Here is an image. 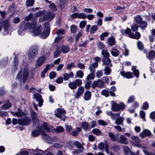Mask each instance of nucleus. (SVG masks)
<instances>
[{"instance_id":"nucleus-1","label":"nucleus","mask_w":155,"mask_h":155,"mask_svg":"<svg viewBox=\"0 0 155 155\" xmlns=\"http://www.w3.org/2000/svg\"><path fill=\"white\" fill-rule=\"evenodd\" d=\"M29 70L26 68L24 69L23 74L21 72H19L17 75L16 79L19 81L22 80L23 82L25 83L29 75Z\"/></svg>"},{"instance_id":"nucleus-2","label":"nucleus","mask_w":155,"mask_h":155,"mask_svg":"<svg viewBox=\"0 0 155 155\" xmlns=\"http://www.w3.org/2000/svg\"><path fill=\"white\" fill-rule=\"evenodd\" d=\"M111 109L114 111H118L120 110H123L125 107V105L123 103H121L120 104L115 103L114 101L111 102Z\"/></svg>"},{"instance_id":"nucleus-3","label":"nucleus","mask_w":155,"mask_h":155,"mask_svg":"<svg viewBox=\"0 0 155 155\" xmlns=\"http://www.w3.org/2000/svg\"><path fill=\"white\" fill-rule=\"evenodd\" d=\"M66 113V111L63 108H58L55 110V116L61 120L64 121L65 120V114Z\"/></svg>"},{"instance_id":"nucleus-4","label":"nucleus","mask_w":155,"mask_h":155,"mask_svg":"<svg viewBox=\"0 0 155 155\" xmlns=\"http://www.w3.org/2000/svg\"><path fill=\"white\" fill-rule=\"evenodd\" d=\"M55 16V14L53 12H51L46 13L45 12L44 16L40 17L39 21L40 22H42L47 20H51Z\"/></svg>"},{"instance_id":"nucleus-5","label":"nucleus","mask_w":155,"mask_h":155,"mask_svg":"<svg viewBox=\"0 0 155 155\" xmlns=\"http://www.w3.org/2000/svg\"><path fill=\"white\" fill-rule=\"evenodd\" d=\"M49 23L48 22H45L44 25V29L43 32L40 35L41 37L43 38H47L49 35L50 33V28H49Z\"/></svg>"},{"instance_id":"nucleus-6","label":"nucleus","mask_w":155,"mask_h":155,"mask_svg":"<svg viewBox=\"0 0 155 155\" xmlns=\"http://www.w3.org/2000/svg\"><path fill=\"white\" fill-rule=\"evenodd\" d=\"M10 20V19L8 18L4 21L0 20V24L3 27L4 31L7 33L10 30L9 22Z\"/></svg>"},{"instance_id":"nucleus-7","label":"nucleus","mask_w":155,"mask_h":155,"mask_svg":"<svg viewBox=\"0 0 155 155\" xmlns=\"http://www.w3.org/2000/svg\"><path fill=\"white\" fill-rule=\"evenodd\" d=\"M82 84V81L81 79H77L73 82H71L68 84V86L71 89H75L77 86H80Z\"/></svg>"},{"instance_id":"nucleus-8","label":"nucleus","mask_w":155,"mask_h":155,"mask_svg":"<svg viewBox=\"0 0 155 155\" xmlns=\"http://www.w3.org/2000/svg\"><path fill=\"white\" fill-rule=\"evenodd\" d=\"M38 48L36 46H33L29 49L28 54V56L30 58H32L36 56L38 51Z\"/></svg>"},{"instance_id":"nucleus-9","label":"nucleus","mask_w":155,"mask_h":155,"mask_svg":"<svg viewBox=\"0 0 155 155\" xmlns=\"http://www.w3.org/2000/svg\"><path fill=\"white\" fill-rule=\"evenodd\" d=\"M31 122L30 118L26 117L23 119H18V124L22 125H28Z\"/></svg>"},{"instance_id":"nucleus-10","label":"nucleus","mask_w":155,"mask_h":155,"mask_svg":"<svg viewBox=\"0 0 155 155\" xmlns=\"http://www.w3.org/2000/svg\"><path fill=\"white\" fill-rule=\"evenodd\" d=\"M72 19H74L77 18L82 19H85L86 18L85 14L84 13H74L71 15Z\"/></svg>"},{"instance_id":"nucleus-11","label":"nucleus","mask_w":155,"mask_h":155,"mask_svg":"<svg viewBox=\"0 0 155 155\" xmlns=\"http://www.w3.org/2000/svg\"><path fill=\"white\" fill-rule=\"evenodd\" d=\"M103 86V82L101 80L98 79L97 81H94L92 82L91 87L94 89L97 87L99 88H101Z\"/></svg>"},{"instance_id":"nucleus-12","label":"nucleus","mask_w":155,"mask_h":155,"mask_svg":"<svg viewBox=\"0 0 155 155\" xmlns=\"http://www.w3.org/2000/svg\"><path fill=\"white\" fill-rule=\"evenodd\" d=\"M46 59L45 56H42L39 57L36 61L35 66L38 68L41 66L45 61Z\"/></svg>"},{"instance_id":"nucleus-13","label":"nucleus","mask_w":155,"mask_h":155,"mask_svg":"<svg viewBox=\"0 0 155 155\" xmlns=\"http://www.w3.org/2000/svg\"><path fill=\"white\" fill-rule=\"evenodd\" d=\"M33 98L35 99L36 101L38 102V105L40 107L42 106L43 101L42 98V96L40 94L38 93L34 94Z\"/></svg>"},{"instance_id":"nucleus-14","label":"nucleus","mask_w":155,"mask_h":155,"mask_svg":"<svg viewBox=\"0 0 155 155\" xmlns=\"http://www.w3.org/2000/svg\"><path fill=\"white\" fill-rule=\"evenodd\" d=\"M84 89L83 87H79L77 91L76 92L74 96L75 97L76 99H78L81 97L84 93Z\"/></svg>"},{"instance_id":"nucleus-15","label":"nucleus","mask_w":155,"mask_h":155,"mask_svg":"<svg viewBox=\"0 0 155 155\" xmlns=\"http://www.w3.org/2000/svg\"><path fill=\"white\" fill-rule=\"evenodd\" d=\"M151 133L149 130L146 129L143 130L140 134V136L143 138L149 137L151 135Z\"/></svg>"},{"instance_id":"nucleus-16","label":"nucleus","mask_w":155,"mask_h":155,"mask_svg":"<svg viewBox=\"0 0 155 155\" xmlns=\"http://www.w3.org/2000/svg\"><path fill=\"white\" fill-rule=\"evenodd\" d=\"M42 128L45 130L47 132H50L53 131V127L48 125L47 123L45 122L43 123L41 126ZM41 129V128H40Z\"/></svg>"},{"instance_id":"nucleus-17","label":"nucleus","mask_w":155,"mask_h":155,"mask_svg":"<svg viewBox=\"0 0 155 155\" xmlns=\"http://www.w3.org/2000/svg\"><path fill=\"white\" fill-rule=\"evenodd\" d=\"M43 28L41 25L38 26L35 29L32 31V33L35 36L41 34Z\"/></svg>"},{"instance_id":"nucleus-18","label":"nucleus","mask_w":155,"mask_h":155,"mask_svg":"<svg viewBox=\"0 0 155 155\" xmlns=\"http://www.w3.org/2000/svg\"><path fill=\"white\" fill-rule=\"evenodd\" d=\"M11 113L14 116L19 117H21L26 115V114L22 112L20 109H18V111L16 112L11 111Z\"/></svg>"},{"instance_id":"nucleus-19","label":"nucleus","mask_w":155,"mask_h":155,"mask_svg":"<svg viewBox=\"0 0 155 155\" xmlns=\"http://www.w3.org/2000/svg\"><path fill=\"white\" fill-rule=\"evenodd\" d=\"M117 142L125 144H127L128 143L127 138L123 135H121L120 138L117 139Z\"/></svg>"},{"instance_id":"nucleus-20","label":"nucleus","mask_w":155,"mask_h":155,"mask_svg":"<svg viewBox=\"0 0 155 155\" xmlns=\"http://www.w3.org/2000/svg\"><path fill=\"white\" fill-rule=\"evenodd\" d=\"M120 73L122 76L124 77H125L127 78H131L133 77L132 73L130 72H125V71H121Z\"/></svg>"},{"instance_id":"nucleus-21","label":"nucleus","mask_w":155,"mask_h":155,"mask_svg":"<svg viewBox=\"0 0 155 155\" xmlns=\"http://www.w3.org/2000/svg\"><path fill=\"white\" fill-rule=\"evenodd\" d=\"M30 114L34 124L38 123L39 122V120L38 118L36 113L33 111H31Z\"/></svg>"},{"instance_id":"nucleus-22","label":"nucleus","mask_w":155,"mask_h":155,"mask_svg":"<svg viewBox=\"0 0 155 155\" xmlns=\"http://www.w3.org/2000/svg\"><path fill=\"white\" fill-rule=\"evenodd\" d=\"M98 66V63L97 62L94 63L93 64H91L89 67V69L91 73L94 74L95 69V68H97Z\"/></svg>"},{"instance_id":"nucleus-23","label":"nucleus","mask_w":155,"mask_h":155,"mask_svg":"<svg viewBox=\"0 0 155 155\" xmlns=\"http://www.w3.org/2000/svg\"><path fill=\"white\" fill-rule=\"evenodd\" d=\"M29 22H27L26 23L24 21H23L20 24V29L23 31L29 28Z\"/></svg>"},{"instance_id":"nucleus-24","label":"nucleus","mask_w":155,"mask_h":155,"mask_svg":"<svg viewBox=\"0 0 155 155\" xmlns=\"http://www.w3.org/2000/svg\"><path fill=\"white\" fill-rule=\"evenodd\" d=\"M74 77V74L72 72H70L69 73H64L63 74V78L65 81L69 79L70 78H73Z\"/></svg>"},{"instance_id":"nucleus-25","label":"nucleus","mask_w":155,"mask_h":155,"mask_svg":"<svg viewBox=\"0 0 155 155\" xmlns=\"http://www.w3.org/2000/svg\"><path fill=\"white\" fill-rule=\"evenodd\" d=\"M103 64L106 65H110V67L112 66L111 64V60L108 58H104L102 60Z\"/></svg>"},{"instance_id":"nucleus-26","label":"nucleus","mask_w":155,"mask_h":155,"mask_svg":"<svg viewBox=\"0 0 155 155\" xmlns=\"http://www.w3.org/2000/svg\"><path fill=\"white\" fill-rule=\"evenodd\" d=\"M91 92L89 91H87L84 93V99L86 101L89 100L91 98Z\"/></svg>"},{"instance_id":"nucleus-27","label":"nucleus","mask_w":155,"mask_h":155,"mask_svg":"<svg viewBox=\"0 0 155 155\" xmlns=\"http://www.w3.org/2000/svg\"><path fill=\"white\" fill-rule=\"evenodd\" d=\"M115 39L113 37H110L107 38V43L109 45L112 46L115 44Z\"/></svg>"},{"instance_id":"nucleus-28","label":"nucleus","mask_w":155,"mask_h":155,"mask_svg":"<svg viewBox=\"0 0 155 155\" xmlns=\"http://www.w3.org/2000/svg\"><path fill=\"white\" fill-rule=\"evenodd\" d=\"M12 106V104L8 101L6 102L1 107V109L6 110Z\"/></svg>"},{"instance_id":"nucleus-29","label":"nucleus","mask_w":155,"mask_h":155,"mask_svg":"<svg viewBox=\"0 0 155 155\" xmlns=\"http://www.w3.org/2000/svg\"><path fill=\"white\" fill-rule=\"evenodd\" d=\"M60 50H61V51L64 54L68 53L69 50L68 46H62L59 47Z\"/></svg>"},{"instance_id":"nucleus-30","label":"nucleus","mask_w":155,"mask_h":155,"mask_svg":"<svg viewBox=\"0 0 155 155\" xmlns=\"http://www.w3.org/2000/svg\"><path fill=\"white\" fill-rule=\"evenodd\" d=\"M131 70L133 71V73L135 76L138 78L139 77V71L136 69V66H132Z\"/></svg>"},{"instance_id":"nucleus-31","label":"nucleus","mask_w":155,"mask_h":155,"mask_svg":"<svg viewBox=\"0 0 155 155\" xmlns=\"http://www.w3.org/2000/svg\"><path fill=\"white\" fill-rule=\"evenodd\" d=\"M141 35L138 32H137L135 34H133L131 35L130 36V38L137 40L139 39Z\"/></svg>"},{"instance_id":"nucleus-32","label":"nucleus","mask_w":155,"mask_h":155,"mask_svg":"<svg viewBox=\"0 0 155 155\" xmlns=\"http://www.w3.org/2000/svg\"><path fill=\"white\" fill-rule=\"evenodd\" d=\"M42 131H42L41 128L39 129V131L37 130H35L31 133V136L33 137H37L39 135L40 133L41 132L42 134Z\"/></svg>"},{"instance_id":"nucleus-33","label":"nucleus","mask_w":155,"mask_h":155,"mask_svg":"<svg viewBox=\"0 0 155 155\" xmlns=\"http://www.w3.org/2000/svg\"><path fill=\"white\" fill-rule=\"evenodd\" d=\"M111 54L114 56H117L119 54V51L116 48H112L110 51Z\"/></svg>"},{"instance_id":"nucleus-34","label":"nucleus","mask_w":155,"mask_h":155,"mask_svg":"<svg viewBox=\"0 0 155 155\" xmlns=\"http://www.w3.org/2000/svg\"><path fill=\"white\" fill-rule=\"evenodd\" d=\"M98 29V27L97 25H94L92 26L90 29V33L91 34H94Z\"/></svg>"},{"instance_id":"nucleus-35","label":"nucleus","mask_w":155,"mask_h":155,"mask_svg":"<svg viewBox=\"0 0 155 155\" xmlns=\"http://www.w3.org/2000/svg\"><path fill=\"white\" fill-rule=\"evenodd\" d=\"M109 136L111 140L113 141H116L117 142V138L118 136H117L112 133L110 132L109 133Z\"/></svg>"},{"instance_id":"nucleus-36","label":"nucleus","mask_w":155,"mask_h":155,"mask_svg":"<svg viewBox=\"0 0 155 155\" xmlns=\"http://www.w3.org/2000/svg\"><path fill=\"white\" fill-rule=\"evenodd\" d=\"M123 118L121 117H119L117 118H116V120L115 121V123L118 125H123Z\"/></svg>"},{"instance_id":"nucleus-37","label":"nucleus","mask_w":155,"mask_h":155,"mask_svg":"<svg viewBox=\"0 0 155 155\" xmlns=\"http://www.w3.org/2000/svg\"><path fill=\"white\" fill-rule=\"evenodd\" d=\"M64 131V129L63 127L59 126L57 127L55 129L53 128V131L57 133L62 132Z\"/></svg>"},{"instance_id":"nucleus-38","label":"nucleus","mask_w":155,"mask_h":155,"mask_svg":"<svg viewBox=\"0 0 155 155\" xmlns=\"http://www.w3.org/2000/svg\"><path fill=\"white\" fill-rule=\"evenodd\" d=\"M135 21L137 24H140L142 21V17L139 15H137L134 17Z\"/></svg>"},{"instance_id":"nucleus-39","label":"nucleus","mask_w":155,"mask_h":155,"mask_svg":"<svg viewBox=\"0 0 155 155\" xmlns=\"http://www.w3.org/2000/svg\"><path fill=\"white\" fill-rule=\"evenodd\" d=\"M59 139L56 137H53L52 138H50L48 140V143H53L54 142L58 141Z\"/></svg>"},{"instance_id":"nucleus-40","label":"nucleus","mask_w":155,"mask_h":155,"mask_svg":"<svg viewBox=\"0 0 155 155\" xmlns=\"http://www.w3.org/2000/svg\"><path fill=\"white\" fill-rule=\"evenodd\" d=\"M37 22L35 21H33L31 23L29 22V28L30 29H32L33 30H34L35 28L37 25Z\"/></svg>"},{"instance_id":"nucleus-41","label":"nucleus","mask_w":155,"mask_h":155,"mask_svg":"<svg viewBox=\"0 0 155 155\" xmlns=\"http://www.w3.org/2000/svg\"><path fill=\"white\" fill-rule=\"evenodd\" d=\"M41 134L42 135V137L43 139L46 142L48 143V140L50 138H50L49 136L47 135V134H46L45 133L43 132V131L42 132Z\"/></svg>"},{"instance_id":"nucleus-42","label":"nucleus","mask_w":155,"mask_h":155,"mask_svg":"<svg viewBox=\"0 0 155 155\" xmlns=\"http://www.w3.org/2000/svg\"><path fill=\"white\" fill-rule=\"evenodd\" d=\"M81 127L84 130H87L90 128L88 122H83L81 124Z\"/></svg>"},{"instance_id":"nucleus-43","label":"nucleus","mask_w":155,"mask_h":155,"mask_svg":"<svg viewBox=\"0 0 155 155\" xmlns=\"http://www.w3.org/2000/svg\"><path fill=\"white\" fill-rule=\"evenodd\" d=\"M101 54L103 55L104 58H109L110 56L109 53L105 50H103L102 51Z\"/></svg>"},{"instance_id":"nucleus-44","label":"nucleus","mask_w":155,"mask_h":155,"mask_svg":"<svg viewBox=\"0 0 155 155\" xmlns=\"http://www.w3.org/2000/svg\"><path fill=\"white\" fill-rule=\"evenodd\" d=\"M59 50L60 49L59 47L56 48L54 52V57L57 58L60 55L61 52Z\"/></svg>"},{"instance_id":"nucleus-45","label":"nucleus","mask_w":155,"mask_h":155,"mask_svg":"<svg viewBox=\"0 0 155 155\" xmlns=\"http://www.w3.org/2000/svg\"><path fill=\"white\" fill-rule=\"evenodd\" d=\"M123 149L124 152L126 155L129 154V153H130V151L129 148L127 146H124L123 147Z\"/></svg>"},{"instance_id":"nucleus-46","label":"nucleus","mask_w":155,"mask_h":155,"mask_svg":"<svg viewBox=\"0 0 155 155\" xmlns=\"http://www.w3.org/2000/svg\"><path fill=\"white\" fill-rule=\"evenodd\" d=\"M109 35V33L108 32H105L101 34L100 36V39L101 40L103 41L104 39V37L108 36Z\"/></svg>"},{"instance_id":"nucleus-47","label":"nucleus","mask_w":155,"mask_h":155,"mask_svg":"<svg viewBox=\"0 0 155 155\" xmlns=\"http://www.w3.org/2000/svg\"><path fill=\"white\" fill-rule=\"evenodd\" d=\"M45 12L46 11L45 10H43L42 11H39L36 13L35 14V16L36 17H38L43 15H45Z\"/></svg>"},{"instance_id":"nucleus-48","label":"nucleus","mask_w":155,"mask_h":155,"mask_svg":"<svg viewBox=\"0 0 155 155\" xmlns=\"http://www.w3.org/2000/svg\"><path fill=\"white\" fill-rule=\"evenodd\" d=\"M34 2V0H27L26 4L27 6L31 7L33 5Z\"/></svg>"},{"instance_id":"nucleus-49","label":"nucleus","mask_w":155,"mask_h":155,"mask_svg":"<svg viewBox=\"0 0 155 155\" xmlns=\"http://www.w3.org/2000/svg\"><path fill=\"white\" fill-rule=\"evenodd\" d=\"M140 27L142 29H145L147 25V23L144 21H142L140 24Z\"/></svg>"},{"instance_id":"nucleus-50","label":"nucleus","mask_w":155,"mask_h":155,"mask_svg":"<svg viewBox=\"0 0 155 155\" xmlns=\"http://www.w3.org/2000/svg\"><path fill=\"white\" fill-rule=\"evenodd\" d=\"M84 149L83 148H79L74 150L72 153L74 154H78L82 153Z\"/></svg>"},{"instance_id":"nucleus-51","label":"nucleus","mask_w":155,"mask_h":155,"mask_svg":"<svg viewBox=\"0 0 155 155\" xmlns=\"http://www.w3.org/2000/svg\"><path fill=\"white\" fill-rule=\"evenodd\" d=\"M111 72V70L110 68L108 66L105 67L104 69V74L106 75H109Z\"/></svg>"},{"instance_id":"nucleus-52","label":"nucleus","mask_w":155,"mask_h":155,"mask_svg":"<svg viewBox=\"0 0 155 155\" xmlns=\"http://www.w3.org/2000/svg\"><path fill=\"white\" fill-rule=\"evenodd\" d=\"M95 77L94 73H91L89 74L87 77L86 80L88 81H90V80L91 79H93Z\"/></svg>"},{"instance_id":"nucleus-53","label":"nucleus","mask_w":155,"mask_h":155,"mask_svg":"<svg viewBox=\"0 0 155 155\" xmlns=\"http://www.w3.org/2000/svg\"><path fill=\"white\" fill-rule=\"evenodd\" d=\"M155 56V52L154 51L152 50L148 54L147 58L151 59L152 58Z\"/></svg>"},{"instance_id":"nucleus-54","label":"nucleus","mask_w":155,"mask_h":155,"mask_svg":"<svg viewBox=\"0 0 155 155\" xmlns=\"http://www.w3.org/2000/svg\"><path fill=\"white\" fill-rule=\"evenodd\" d=\"M110 89L111 91L110 92V95L111 96H114L115 94L114 92L116 91V87L115 86H113Z\"/></svg>"},{"instance_id":"nucleus-55","label":"nucleus","mask_w":155,"mask_h":155,"mask_svg":"<svg viewBox=\"0 0 155 155\" xmlns=\"http://www.w3.org/2000/svg\"><path fill=\"white\" fill-rule=\"evenodd\" d=\"M131 138L134 142L136 143H139L140 142V139L137 137L133 136L131 137Z\"/></svg>"},{"instance_id":"nucleus-56","label":"nucleus","mask_w":155,"mask_h":155,"mask_svg":"<svg viewBox=\"0 0 155 155\" xmlns=\"http://www.w3.org/2000/svg\"><path fill=\"white\" fill-rule=\"evenodd\" d=\"M110 92L106 90H104L101 92L102 95L106 97H107L109 96Z\"/></svg>"},{"instance_id":"nucleus-57","label":"nucleus","mask_w":155,"mask_h":155,"mask_svg":"<svg viewBox=\"0 0 155 155\" xmlns=\"http://www.w3.org/2000/svg\"><path fill=\"white\" fill-rule=\"evenodd\" d=\"M74 144V146L77 148H83L82 144L78 141H75Z\"/></svg>"},{"instance_id":"nucleus-58","label":"nucleus","mask_w":155,"mask_h":155,"mask_svg":"<svg viewBox=\"0 0 155 155\" xmlns=\"http://www.w3.org/2000/svg\"><path fill=\"white\" fill-rule=\"evenodd\" d=\"M92 131L94 134L97 135H99L101 133V131L100 130L97 128L94 129Z\"/></svg>"},{"instance_id":"nucleus-59","label":"nucleus","mask_w":155,"mask_h":155,"mask_svg":"<svg viewBox=\"0 0 155 155\" xmlns=\"http://www.w3.org/2000/svg\"><path fill=\"white\" fill-rule=\"evenodd\" d=\"M104 147L106 152L108 153L109 152V147L107 142L106 141H104Z\"/></svg>"},{"instance_id":"nucleus-60","label":"nucleus","mask_w":155,"mask_h":155,"mask_svg":"<svg viewBox=\"0 0 155 155\" xmlns=\"http://www.w3.org/2000/svg\"><path fill=\"white\" fill-rule=\"evenodd\" d=\"M87 22L86 21L83 20L81 21L79 24V27L80 28H83L86 25Z\"/></svg>"},{"instance_id":"nucleus-61","label":"nucleus","mask_w":155,"mask_h":155,"mask_svg":"<svg viewBox=\"0 0 155 155\" xmlns=\"http://www.w3.org/2000/svg\"><path fill=\"white\" fill-rule=\"evenodd\" d=\"M91 81H87L84 85L85 88L86 89H89L91 87Z\"/></svg>"},{"instance_id":"nucleus-62","label":"nucleus","mask_w":155,"mask_h":155,"mask_svg":"<svg viewBox=\"0 0 155 155\" xmlns=\"http://www.w3.org/2000/svg\"><path fill=\"white\" fill-rule=\"evenodd\" d=\"M71 33H75L77 31V28L76 26L73 25L71 27Z\"/></svg>"},{"instance_id":"nucleus-63","label":"nucleus","mask_w":155,"mask_h":155,"mask_svg":"<svg viewBox=\"0 0 155 155\" xmlns=\"http://www.w3.org/2000/svg\"><path fill=\"white\" fill-rule=\"evenodd\" d=\"M75 66L74 63H71L70 64H68L66 65V69L67 70H69L73 67H74Z\"/></svg>"},{"instance_id":"nucleus-64","label":"nucleus","mask_w":155,"mask_h":155,"mask_svg":"<svg viewBox=\"0 0 155 155\" xmlns=\"http://www.w3.org/2000/svg\"><path fill=\"white\" fill-rule=\"evenodd\" d=\"M139 26L137 24H135L133 26L131 27V29L133 31H136L138 30Z\"/></svg>"}]
</instances>
